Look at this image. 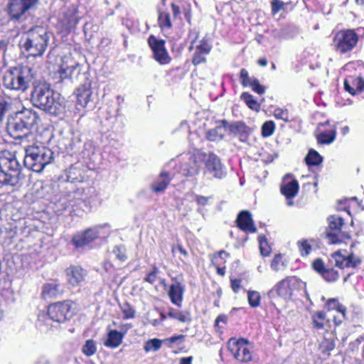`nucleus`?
<instances>
[{
	"mask_svg": "<svg viewBox=\"0 0 364 364\" xmlns=\"http://www.w3.org/2000/svg\"><path fill=\"white\" fill-rule=\"evenodd\" d=\"M66 285L68 289L81 287L85 282L87 271L80 265L71 264L65 271Z\"/></svg>",
	"mask_w": 364,
	"mask_h": 364,
	"instance_id": "ddd939ff",
	"label": "nucleus"
},
{
	"mask_svg": "<svg viewBox=\"0 0 364 364\" xmlns=\"http://www.w3.org/2000/svg\"><path fill=\"white\" fill-rule=\"evenodd\" d=\"M48 41L46 31L41 26H36L28 31L23 46L30 55L41 56L48 47Z\"/></svg>",
	"mask_w": 364,
	"mask_h": 364,
	"instance_id": "423d86ee",
	"label": "nucleus"
},
{
	"mask_svg": "<svg viewBox=\"0 0 364 364\" xmlns=\"http://www.w3.org/2000/svg\"><path fill=\"white\" fill-rule=\"evenodd\" d=\"M68 203L72 208L78 207L82 203L88 202L85 193V188H77L68 194Z\"/></svg>",
	"mask_w": 364,
	"mask_h": 364,
	"instance_id": "f704fd0d",
	"label": "nucleus"
},
{
	"mask_svg": "<svg viewBox=\"0 0 364 364\" xmlns=\"http://www.w3.org/2000/svg\"><path fill=\"white\" fill-rule=\"evenodd\" d=\"M79 63L71 58H64L56 72L60 81L72 79L73 75L77 73H80Z\"/></svg>",
	"mask_w": 364,
	"mask_h": 364,
	"instance_id": "412c9836",
	"label": "nucleus"
},
{
	"mask_svg": "<svg viewBox=\"0 0 364 364\" xmlns=\"http://www.w3.org/2000/svg\"><path fill=\"white\" fill-rule=\"evenodd\" d=\"M162 341L159 338L149 339L145 342L144 345V350L146 353L151 350L157 351L161 348Z\"/></svg>",
	"mask_w": 364,
	"mask_h": 364,
	"instance_id": "de8ad7c7",
	"label": "nucleus"
},
{
	"mask_svg": "<svg viewBox=\"0 0 364 364\" xmlns=\"http://www.w3.org/2000/svg\"><path fill=\"white\" fill-rule=\"evenodd\" d=\"M65 293L62 284L58 279H52L46 282L41 287V296L43 300L56 299L61 297Z\"/></svg>",
	"mask_w": 364,
	"mask_h": 364,
	"instance_id": "aec40b11",
	"label": "nucleus"
},
{
	"mask_svg": "<svg viewBox=\"0 0 364 364\" xmlns=\"http://www.w3.org/2000/svg\"><path fill=\"white\" fill-rule=\"evenodd\" d=\"M273 116L277 119H280L285 122H290L289 112L287 108L276 107L273 111Z\"/></svg>",
	"mask_w": 364,
	"mask_h": 364,
	"instance_id": "09e8293b",
	"label": "nucleus"
},
{
	"mask_svg": "<svg viewBox=\"0 0 364 364\" xmlns=\"http://www.w3.org/2000/svg\"><path fill=\"white\" fill-rule=\"evenodd\" d=\"M119 308L123 313L124 319H130L135 317L136 311L132 305L128 301H125L122 304H120Z\"/></svg>",
	"mask_w": 364,
	"mask_h": 364,
	"instance_id": "49530a36",
	"label": "nucleus"
},
{
	"mask_svg": "<svg viewBox=\"0 0 364 364\" xmlns=\"http://www.w3.org/2000/svg\"><path fill=\"white\" fill-rule=\"evenodd\" d=\"M183 287L180 282H176L170 285L168 296L172 304L180 307L183 302Z\"/></svg>",
	"mask_w": 364,
	"mask_h": 364,
	"instance_id": "2f4dec72",
	"label": "nucleus"
},
{
	"mask_svg": "<svg viewBox=\"0 0 364 364\" xmlns=\"http://www.w3.org/2000/svg\"><path fill=\"white\" fill-rule=\"evenodd\" d=\"M299 191V181L295 178H293L290 181L283 183L280 186V192L287 199L288 206H293L294 205L293 198L298 194Z\"/></svg>",
	"mask_w": 364,
	"mask_h": 364,
	"instance_id": "a878e982",
	"label": "nucleus"
},
{
	"mask_svg": "<svg viewBox=\"0 0 364 364\" xmlns=\"http://www.w3.org/2000/svg\"><path fill=\"white\" fill-rule=\"evenodd\" d=\"M346 252V250H338L331 255L328 259L330 265H326L321 258L316 259L312 263V267L326 282L332 283L336 282L339 278L337 270L333 268V265L340 269L346 268H356L362 262L360 257L350 252L347 255L343 254Z\"/></svg>",
	"mask_w": 364,
	"mask_h": 364,
	"instance_id": "f257e3e1",
	"label": "nucleus"
},
{
	"mask_svg": "<svg viewBox=\"0 0 364 364\" xmlns=\"http://www.w3.org/2000/svg\"><path fill=\"white\" fill-rule=\"evenodd\" d=\"M157 23L161 31L169 30L173 26L170 14L165 11H159Z\"/></svg>",
	"mask_w": 364,
	"mask_h": 364,
	"instance_id": "ea45409f",
	"label": "nucleus"
},
{
	"mask_svg": "<svg viewBox=\"0 0 364 364\" xmlns=\"http://www.w3.org/2000/svg\"><path fill=\"white\" fill-rule=\"evenodd\" d=\"M205 168L207 171L215 178H221L225 174L220 159L214 154H210L208 155L205 161Z\"/></svg>",
	"mask_w": 364,
	"mask_h": 364,
	"instance_id": "cd10ccee",
	"label": "nucleus"
},
{
	"mask_svg": "<svg viewBox=\"0 0 364 364\" xmlns=\"http://www.w3.org/2000/svg\"><path fill=\"white\" fill-rule=\"evenodd\" d=\"M173 318L182 323L190 322L191 321V314L188 311H177Z\"/></svg>",
	"mask_w": 364,
	"mask_h": 364,
	"instance_id": "052dcab7",
	"label": "nucleus"
},
{
	"mask_svg": "<svg viewBox=\"0 0 364 364\" xmlns=\"http://www.w3.org/2000/svg\"><path fill=\"white\" fill-rule=\"evenodd\" d=\"M199 36L200 32L197 29L192 28L188 31V39L190 40V46L188 48L189 51L193 49L194 45L196 43V41L198 39Z\"/></svg>",
	"mask_w": 364,
	"mask_h": 364,
	"instance_id": "4d7b16f0",
	"label": "nucleus"
},
{
	"mask_svg": "<svg viewBox=\"0 0 364 364\" xmlns=\"http://www.w3.org/2000/svg\"><path fill=\"white\" fill-rule=\"evenodd\" d=\"M79 22V17L77 12L73 10H68L64 12L58 19V26L61 32L70 33L75 29Z\"/></svg>",
	"mask_w": 364,
	"mask_h": 364,
	"instance_id": "b1692460",
	"label": "nucleus"
},
{
	"mask_svg": "<svg viewBox=\"0 0 364 364\" xmlns=\"http://www.w3.org/2000/svg\"><path fill=\"white\" fill-rule=\"evenodd\" d=\"M242 279L237 278H230V287L235 294H237L242 288Z\"/></svg>",
	"mask_w": 364,
	"mask_h": 364,
	"instance_id": "69168bd1",
	"label": "nucleus"
},
{
	"mask_svg": "<svg viewBox=\"0 0 364 364\" xmlns=\"http://www.w3.org/2000/svg\"><path fill=\"white\" fill-rule=\"evenodd\" d=\"M208 197L197 195L196 196L195 201L198 205L204 206L208 203Z\"/></svg>",
	"mask_w": 364,
	"mask_h": 364,
	"instance_id": "774afa93",
	"label": "nucleus"
},
{
	"mask_svg": "<svg viewBox=\"0 0 364 364\" xmlns=\"http://www.w3.org/2000/svg\"><path fill=\"white\" fill-rule=\"evenodd\" d=\"M227 348L238 363L247 364L253 360V346L247 338L232 337L227 342Z\"/></svg>",
	"mask_w": 364,
	"mask_h": 364,
	"instance_id": "0eeeda50",
	"label": "nucleus"
},
{
	"mask_svg": "<svg viewBox=\"0 0 364 364\" xmlns=\"http://www.w3.org/2000/svg\"><path fill=\"white\" fill-rule=\"evenodd\" d=\"M6 130L8 134L14 139H22L27 137L30 134L29 130L17 117L8 122Z\"/></svg>",
	"mask_w": 364,
	"mask_h": 364,
	"instance_id": "bb28decb",
	"label": "nucleus"
},
{
	"mask_svg": "<svg viewBox=\"0 0 364 364\" xmlns=\"http://www.w3.org/2000/svg\"><path fill=\"white\" fill-rule=\"evenodd\" d=\"M230 257V254L225 250H220L210 257L211 264L216 269L217 274L220 277H224L226 272V259Z\"/></svg>",
	"mask_w": 364,
	"mask_h": 364,
	"instance_id": "c85d7f7f",
	"label": "nucleus"
},
{
	"mask_svg": "<svg viewBox=\"0 0 364 364\" xmlns=\"http://www.w3.org/2000/svg\"><path fill=\"white\" fill-rule=\"evenodd\" d=\"M223 128V124H220L215 128L209 129L206 133L207 139L210 141L222 140L225 136L222 132Z\"/></svg>",
	"mask_w": 364,
	"mask_h": 364,
	"instance_id": "37998d69",
	"label": "nucleus"
},
{
	"mask_svg": "<svg viewBox=\"0 0 364 364\" xmlns=\"http://www.w3.org/2000/svg\"><path fill=\"white\" fill-rule=\"evenodd\" d=\"M338 210L346 211L349 215L356 214L364 210L362 201L357 197L343 198L338 200Z\"/></svg>",
	"mask_w": 364,
	"mask_h": 364,
	"instance_id": "5701e85b",
	"label": "nucleus"
},
{
	"mask_svg": "<svg viewBox=\"0 0 364 364\" xmlns=\"http://www.w3.org/2000/svg\"><path fill=\"white\" fill-rule=\"evenodd\" d=\"M326 306L328 311L335 310L340 314H343V316L347 313L346 307L341 304L337 299L332 298L328 299L326 303Z\"/></svg>",
	"mask_w": 364,
	"mask_h": 364,
	"instance_id": "79ce46f5",
	"label": "nucleus"
},
{
	"mask_svg": "<svg viewBox=\"0 0 364 364\" xmlns=\"http://www.w3.org/2000/svg\"><path fill=\"white\" fill-rule=\"evenodd\" d=\"M0 168L12 172L18 176L21 165L16 159V154L4 149L0 151Z\"/></svg>",
	"mask_w": 364,
	"mask_h": 364,
	"instance_id": "dca6fc26",
	"label": "nucleus"
},
{
	"mask_svg": "<svg viewBox=\"0 0 364 364\" xmlns=\"http://www.w3.org/2000/svg\"><path fill=\"white\" fill-rule=\"evenodd\" d=\"M18 181V176L11 171L0 168V184L15 186Z\"/></svg>",
	"mask_w": 364,
	"mask_h": 364,
	"instance_id": "a19ab883",
	"label": "nucleus"
},
{
	"mask_svg": "<svg viewBox=\"0 0 364 364\" xmlns=\"http://www.w3.org/2000/svg\"><path fill=\"white\" fill-rule=\"evenodd\" d=\"M222 322L225 324L228 322V316L225 314H220L217 316L215 320L214 326L215 328H218L219 326V323Z\"/></svg>",
	"mask_w": 364,
	"mask_h": 364,
	"instance_id": "338daca9",
	"label": "nucleus"
},
{
	"mask_svg": "<svg viewBox=\"0 0 364 364\" xmlns=\"http://www.w3.org/2000/svg\"><path fill=\"white\" fill-rule=\"evenodd\" d=\"M10 107V104L4 99L0 100V122H1L4 118L6 112Z\"/></svg>",
	"mask_w": 364,
	"mask_h": 364,
	"instance_id": "0e129e2a",
	"label": "nucleus"
},
{
	"mask_svg": "<svg viewBox=\"0 0 364 364\" xmlns=\"http://www.w3.org/2000/svg\"><path fill=\"white\" fill-rule=\"evenodd\" d=\"M82 352L87 357L95 355L97 352V342L93 339L87 340L82 346Z\"/></svg>",
	"mask_w": 364,
	"mask_h": 364,
	"instance_id": "a18cd8bd",
	"label": "nucleus"
},
{
	"mask_svg": "<svg viewBox=\"0 0 364 364\" xmlns=\"http://www.w3.org/2000/svg\"><path fill=\"white\" fill-rule=\"evenodd\" d=\"M239 78L241 85L245 87L250 85L253 80V77L251 78L250 77L249 73L245 68H242L240 70Z\"/></svg>",
	"mask_w": 364,
	"mask_h": 364,
	"instance_id": "6e6d98bb",
	"label": "nucleus"
},
{
	"mask_svg": "<svg viewBox=\"0 0 364 364\" xmlns=\"http://www.w3.org/2000/svg\"><path fill=\"white\" fill-rule=\"evenodd\" d=\"M84 171L74 165L69 167L67 171L68 181L71 183L82 182L84 180Z\"/></svg>",
	"mask_w": 364,
	"mask_h": 364,
	"instance_id": "4c0bfd02",
	"label": "nucleus"
},
{
	"mask_svg": "<svg viewBox=\"0 0 364 364\" xmlns=\"http://www.w3.org/2000/svg\"><path fill=\"white\" fill-rule=\"evenodd\" d=\"M235 223L237 227L245 233H255L257 231L250 210H241L237 214Z\"/></svg>",
	"mask_w": 364,
	"mask_h": 364,
	"instance_id": "4be33fe9",
	"label": "nucleus"
},
{
	"mask_svg": "<svg viewBox=\"0 0 364 364\" xmlns=\"http://www.w3.org/2000/svg\"><path fill=\"white\" fill-rule=\"evenodd\" d=\"M147 43L152 51V58L159 64L161 65L169 64L172 58L170 56L166 48V41L159 39L154 35L151 34L147 39Z\"/></svg>",
	"mask_w": 364,
	"mask_h": 364,
	"instance_id": "9b49d317",
	"label": "nucleus"
},
{
	"mask_svg": "<svg viewBox=\"0 0 364 364\" xmlns=\"http://www.w3.org/2000/svg\"><path fill=\"white\" fill-rule=\"evenodd\" d=\"M323 161V156L314 149H310L304 158V162L308 167L319 166Z\"/></svg>",
	"mask_w": 364,
	"mask_h": 364,
	"instance_id": "e433bc0d",
	"label": "nucleus"
},
{
	"mask_svg": "<svg viewBox=\"0 0 364 364\" xmlns=\"http://www.w3.org/2000/svg\"><path fill=\"white\" fill-rule=\"evenodd\" d=\"M171 181V178L169 172L162 171L159 173L158 178L152 183L151 189L154 193H162L167 188Z\"/></svg>",
	"mask_w": 364,
	"mask_h": 364,
	"instance_id": "473e14b6",
	"label": "nucleus"
},
{
	"mask_svg": "<svg viewBox=\"0 0 364 364\" xmlns=\"http://www.w3.org/2000/svg\"><path fill=\"white\" fill-rule=\"evenodd\" d=\"M31 100L35 107L50 114H56L60 105L50 85L46 82H40L34 87Z\"/></svg>",
	"mask_w": 364,
	"mask_h": 364,
	"instance_id": "20e7f679",
	"label": "nucleus"
},
{
	"mask_svg": "<svg viewBox=\"0 0 364 364\" xmlns=\"http://www.w3.org/2000/svg\"><path fill=\"white\" fill-rule=\"evenodd\" d=\"M346 92L352 96L364 92V78L360 74L348 75L343 82Z\"/></svg>",
	"mask_w": 364,
	"mask_h": 364,
	"instance_id": "6ab92c4d",
	"label": "nucleus"
},
{
	"mask_svg": "<svg viewBox=\"0 0 364 364\" xmlns=\"http://www.w3.org/2000/svg\"><path fill=\"white\" fill-rule=\"evenodd\" d=\"M113 253L115 255L116 258L122 262L127 259L126 248L123 245H116L114 247Z\"/></svg>",
	"mask_w": 364,
	"mask_h": 364,
	"instance_id": "5fc2aeb1",
	"label": "nucleus"
},
{
	"mask_svg": "<svg viewBox=\"0 0 364 364\" xmlns=\"http://www.w3.org/2000/svg\"><path fill=\"white\" fill-rule=\"evenodd\" d=\"M359 36L354 29H342L333 38V50L340 55L351 52L357 46Z\"/></svg>",
	"mask_w": 364,
	"mask_h": 364,
	"instance_id": "9d476101",
	"label": "nucleus"
},
{
	"mask_svg": "<svg viewBox=\"0 0 364 364\" xmlns=\"http://www.w3.org/2000/svg\"><path fill=\"white\" fill-rule=\"evenodd\" d=\"M212 50V46L208 39L203 38L198 45H194L192 50H194L191 62L193 65L197 66L202 63H206L207 55H209Z\"/></svg>",
	"mask_w": 364,
	"mask_h": 364,
	"instance_id": "a211bd4d",
	"label": "nucleus"
},
{
	"mask_svg": "<svg viewBox=\"0 0 364 364\" xmlns=\"http://www.w3.org/2000/svg\"><path fill=\"white\" fill-rule=\"evenodd\" d=\"M248 87H251L252 90L254 92H255L259 95H262L265 92L264 86L261 85L259 83V81L255 77H253L252 83Z\"/></svg>",
	"mask_w": 364,
	"mask_h": 364,
	"instance_id": "13d9d810",
	"label": "nucleus"
},
{
	"mask_svg": "<svg viewBox=\"0 0 364 364\" xmlns=\"http://www.w3.org/2000/svg\"><path fill=\"white\" fill-rule=\"evenodd\" d=\"M132 328V325L126 323L122 325V330H124V332L118 331L117 330H111L107 333V338L105 341L104 344L106 347L110 348H116L119 347L123 341L124 335L127 331Z\"/></svg>",
	"mask_w": 364,
	"mask_h": 364,
	"instance_id": "393cba45",
	"label": "nucleus"
},
{
	"mask_svg": "<svg viewBox=\"0 0 364 364\" xmlns=\"http://www.w3.org/2000/svg\"><path fill=\"white\" fill-rule=\"evenodd\" d=\"M275 124L272 120L266 121L262 126L261 134L263 137L272 136L275 131Z\"/></svg>",
	"mask_w": 364,
	"mask_h": 364,
	"instance_id": "3c124183",
	"label": "nucleus"
},
{
	"mask_svg": "<svg viewBox=\"0 0 364 364\" xmlns=\"http://www.w3.org/2000/svg\"><path fill=\"white\" fill-rule=\"evenodd\" d=\"M38 0H9L8 14L12 20H19Z\"/></svg>",
	"mask_w": 364,
	"mask_h": 364,
	"instance_id": "4468645a",
	"label": "nucleus"
},
{
	"mask_svg": "<svg viewBox=\"0 0 364 364\" xmlns=\"http://www.w3.org/2000/svg\"><path fill=\"white\" fill-rule=\"evenodd\" d=\"M186 335L183 334H179V335H174L171 337H169L168 338H166L164 341L168 343V346L171 347V344L176 342L178 343H183L185 340Z\"/></svg>",
	"mask_w": 364,
	"mask_h": 364,
	"instance_id": "e2e57ef3",
	"label": "nucleus"
},
{
	"mask_svg": "<svg viewBox=\"0 0 364 364\" xmlns=\"http://www.w3.org/2000/svg\"><path fill=\"white\" fill-rule=\"evenodd\" d=\"M16 117L29 131L37 124L39 120V117L37 113L31 109L23 111L20 115Z\"/></svg>",
	"mask_w": 364,
	"mask_h": 364,
	"instance_id": "72a5a7b5",
	"label": "nucleus"
},
{
	"mask_svg": "<svg viewBox=\"0 0 364 364\" xmlns=\"http://www.w3.org/2000/svg\"><path fill=\"white\" fill-rule=\"evenodd\" d=\"M240 99L243 100L247 107L255 112H259L261 109L260 103L255 99L254 96L248 92H244L240 95Z\"/></svg>",
	"mask_w": 364,
	"mask_h": 364,
	"instance_id": "58836bf2",
	"label": "nucleus"
},
{
	"mask_svg": "<svg viewBox=\"0 0 364 364\" xmlns=\"http://www.w3.org/2000/svg\"><path fill=\"white\" fill-rule=\"evenodd\" d=\"M297 245L302 257H306L309 255L312 250V246L307 240L298 241Z\"/></svg>",
	"mask_w": 364,
	"mask_h": 364,
	"instance_id": "864d4df0",
	"label": "nucleus"
},
{
	"mask_svg": "<svg viewBox=\"0 0 364 364\" xmlns=\"http://www.w3.org/2000/svg\"><path fill=\"white\" fill-rule=\"evenodd\" d=\"M281 265H284L282 256L281 254H277L274 256L271 262L270 267L274 271L278 272L280 269Z\"/></svg>",
	"mask_w": 364,
	"mask_h": 364,
	"instance_id": "bf43d9fd",
	"label": "nucleus"
},
{
	"mask_svg": "<svg viewBox=\"0 0 364 364\" xmlns=\"http://www.w3.org/2000/svg\"><path fill=\"white\" fill-rule=\"evenodd\" d=\"M317 144L319 146L332 144L337 136V128L335 124H331L329 120L320 122L314 133Z\"/></svg>",
	"mask_w": 364,
	"mask_h": 364,
	"instance_id": "f8f14e48",
	"label": "nucleus"
},
{
	"mask_svg": "<svg viewBox=\"0 0 364 364\" xmlns=\"http://www.w3.org/2000/svg\"><path fill=\"white\" fill-rule=\"evenodd\" d=\"M336 338V335L333 331H326L319 345V348L323 353L329 354L330 351L334 349Z\"/></svg>",
	"mask_w": 364,
	"mask_h": 364,
	"instance_id": "c9c22d12",
	"label": "nucleus"
},
{
	"mask_svg": "<svg viewBox=\"0 0 364 364\" xmlns=\"http://www.w3.org/2000/svg\"><path fill=\"white\" fill-rule=\"evenodd\" d=\"M220 124H223V128L228 129L231 134L238 136L240 141L242 142H247L249 140L250 135L252 131V129L242 121L229 123L227 120L223 119L220 122Z\"/></svg>",
	"mask_w": 364,
	"mask_h": 364,
	"instance_id": "2eb2a0df",
	"label": "nucleus"
},
{
	"mask_svg": "<svg viewBox=\"0 0 364 364\" xmlns=\"http://www.w3.org/2000/svg\"><path fill=\"white\" fill-rule=\"evenodd\" d=\"M31 81V70L22 65L10 68L3 77V84L6 88L21 92L28 90Z\"/></svg>",
	"mask_w": 364,
	"mask_h": 364,
	"instance_id": "39448f33",
	"label": "nucleus"
},
{
	"mask_svg": "<svg viewBox=\"0 0 364 364\" xmlns=\"http://www.w3.org/2000/svg\"><path fill=\"white\" fill-rule=\"evenodd\" d=\"M159 273V267L156 266V264H154L151 266V270L144 277V281L149 283L150 284H154L158 279Z\"/></svg>",
	"mask_w": 364,
	"mask_h": 364,
	"instance_id": "603ef678",
	"label": "nucleus"
},
{
	"mask_svg": "<svg viewBox=\"0 0 364 364\" xmlns=\"http://www.w3.org/2000/svg\"><path fill=\"white\" fill-rule=\"evenodd\" d=\"M98 236L99 232L96 228H88L74 235L72 237L71 242L75 248H80L94 242Z\"/></svg>",
	"mask_w": 364,
	"mask_h": 364,
	"instance_id": "f3484780",
	"label": "nucleus"
},
{
	"mask_svg": "<svg viewBox=\"0 0 364 364\" xmlns=\"http://www.w3.org/2000/svg\"><path fill=\"white\" fill-rule=\"evenodd\" d=\"M273 290L285 301L296 300L306 292V283L296 276H287L279 281Z\"/></svg>",
	"mask_w": 364,
	"mask_h": 364,
	"instance_id": "7ed1b4c3",
	"label": "nucleus"
},
{
	"mask_svg": "<svg viewBox=\"0 0 364 364\" xmlns=\"http://www.w3.org/2000/svg\"><path fill=\"white\" fill-rule=\"evenodd\" d=\"M75 301L72 299L50 303L47 306V315L53 322L65 323L75 315Z\"/></svg>",
	"mask_w": 364,
	"mask_h": 364,
	"instance_id": "1a4fd4ad",
	"label": "nucleus"
},
{
	"mask_svg": "<svg viewBox=\"0 0 364 364\" xmlns=\"http://www.w3.org/2000/svg\"><path fill=\"white\" fill-rule=\"evenodd\" d=\"M328 226L325 231V237L330 245H339L351 239L350 232L346 231L344 220L338 215L328 217Z\"/></svg>",
	"mask_w": 364,
	"mask_h": 364,
	"instance_id": "6e6552de",
	"label": "nucleus"
},
{
	"mask_svg": "<svg viewBox=\"0 0 364 364\" xmlns=\"http://www.w3.org/2000/svg\"><path fill=\"white\" fill-rule=\"evenodd\" d=\"M285 4L281 0H272L271 1V12L272 15L277 14L280 10L284 9Z\"/></svg>",
	"mask_w": 364,
	"mask_h": 364,
	"instance_id": "680f3d73",
	"label": "nucleus"
},
{
	"mask_svg": "<svg viewBox=\"0 0 364 364\" xmlns=\"http://www.w3.org/2000/svg\"><path fill=\"white\" fill-rule=\"evenodd\" d=\"M77 105L82 108L87 107L92 95L90 83L80 85L75 91Z\"/></svg>",
	"mask_w": 364,
	"mask_h": 364,
	"instance_id": "7c9ffc66",
	"label": "nucleus"
},
{
	"mask_svg": "<svg viewBox=\"0 0 364 364\" xmlns=\"http://www.w3.org/2000/svg\"><path fill=\"white\" fill-rule=\"evenodd\" d=\"M311 323L313 328L317 331L331 328V321L326 317V314L323 311H316L311 314Z\"/></svg>",
	"mask_w": 364,
	"mask_h": 364,
	"instance_id": "c756f323",
	"label": "nucleus"
},
{
	"mask_svg": "<svg viewBox=\"0 0 364 364\" xmlns=\"http://www.w3.org/2000/svg\"><path fill=\"white\" fill-rule=\"evenodd\" d=\"M25 152L23 164L34 172H41L53 159V152L45 146H28Z\"/></svg>",
	"mask_w": 364,
	"mask_h": 364,
	"instance_id": "f03ea898",
	"label": "nucleus"
},
{
	"mask_svg": "<svg viewBox=\"0 0 364 364\" xmlns=\"http://www.w3.org/2000/svg\"><path fill=\"white\" fill-rule=\"evenodd\" d=\"M258 242L259 245L260 253L263 257L269 256L272 252V247L269 245L265 235H261L258 236Z\"/></svg>",
	"mask_w": 364,
	"mask_h": 364,
	"instance_id": "c03bdc74",
	"label": "nucleus"
},
{
	"mask_svg": "<svg viewBox=\"0 0 364 364\" xmlns=\"http://www.w3.org/2000/svg\"><path fill=\"white\" fill-rule=\"evenodd\" d=\"M247 299L249 305L252 308H256L260 305L261 296L257 291H248Z\"/></svg>",
	"mask_w": 364,
	"mask_h": 364,
	"instance_id": "8fccbe9b",
	"label": "nucleus"
}]
</instances>
